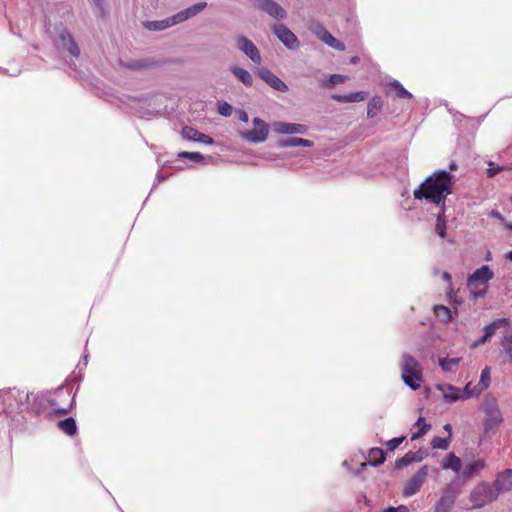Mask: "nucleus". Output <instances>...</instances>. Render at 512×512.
Listing matches in <instances>:
<instances>
[{
	"label": "nucleus",
	"instance_id": "obj_37",
	"mask_svg": "<svg viewBox=\"0 0 512 512\" xmlns=\"http://www.w3.org/2000/svg\"><path fill=\"white\" fill-rule=\"evenodd\" d=\"M501 345L507 354L510 361H512V331L508 330L503 334Z\"/></svg>",
	"mask_w": 512,
	"mask_h": 512
},
{
	"label": "nucleus",
	"instance_id": "obj_62",
	"mask_svg": "<svg viewBox=\"0 0 512 512\" xmlns=\"http://www.w3.org/2000/svg\"><path fill=\"white\" fill-rule=\"evenodd\" d=\"M508 227L512 230V223Z\"/></svg>",
	"mask_w": 512,
	"mask_h": 512
},
{
	"label": "nucleus",
	"instance_id": "obj_36",
	"mask_svg": "<svg viewBox=\"0 0 512 512\" xmlns=\"http://www.w3.org/2000/svg\"><path fill=\"white\" fill-rule=\"evenodd\" d=\"M434 312L437 317L441 318L446 322L451 321L453 319V314L455 313L444 305H436L434 307Z\"/></svg>",
	"mask_w": 512,
	"mask_h": 512
},
{
	"label": "nucleus",
	"instance_id": "obj_9",
	"mask_svg": "<svg viewBox=\"0 0 512 512\" xmlns=\"http://www.w3.org/2000/svg\"><path fill=\"white\" fill-rule=\"evenodd\" d=\"M491 483L499 496L512 491V469L499 471Z\"/></svg>",
	"mask_w": 512,
	"mask_h": 512
},
{
	"label": "nucleus",
	"instance_id": "obj_23",
	"mask_svg": "<svg viewBox=\"0 0 512 512\" xmlns=\"http://www.w3.org/2000/svg\"><path fill=\"white\" fill-rule=\"evenodd\" d=\"M367 93L364 91L352 92L349 94H334L332 99L340 103L361 102L365 100Z\"/></svg>",
	"mask_w": 512,
	"mask_h": 512
},
{
	"label": "nucleus",
	"instance_id": "obj_45",
	"mask_svg": "<svg viewBox=\"0 0 512 512\" xmlns=\"http://www.w3.org/2000/svg\"><path fill=\"white\" fill-rule=\"evenodd\" d=\"M405 440V436H400L396 438H392L386 443V447L389 451H394L396 448H398L403 441Z\"/></svg>",
	"mask_w": 512,
	"mask_h": 512
},
{
	"label": "nucleus",
	"instance_id": "obj_21",
	"mask_svg": "<svg viewBox=\"0 0 512 512\" xmlns=\"http://www.w3.org/2000/svg\"><path fill=\"white\" fill-rule=\"evenodd\" d=\"M494 273L487 265H483L480 268L476 269L468 279L482 283L486 286H489L488 283L491 279H493Z\"/></svg>",
	"mask_w": 512,
	"mask_h": 512
},
{
	"label": "nucleus",
	"instance_id": "obj_18",
	"mask_svg": "<svg viewBox=\"0 0 512 512\" xmlns=\"http://www.w3.org/2000/svg\"><path fill=\"white\" fill-rule=\"evenodd\" d=\"M259 76L263 79L270 87L279 91V92H287L288 86L284 81H282L278 76L272 73L270 70L262 69L259 72Z\"/></svg>",
	"mask_w": 512,
	"mask_h": 512
},
{
	"label": "nucleus",
	"instance_id": "obj_50",
	"mask_svg": "<svg viewBox=\"0 0 512 512\" xmlns=\"http://www.w3.org/2000/svg\"><path fill=\"white\" fill-rule=\"evenodd\" d=\"M238 118L242 122H248L249 121L248 114L245 111H240L239 115H238Z\"/></svg>",
	"mask_w": 512,
	"mask_h": 512
},
{
	"label": "nucleus",
	"instance_id": "obj_7",
	"mask_svg": "<svg viewBox=\"0 0 512 512\" xmlns=\"http://www.w3.org/2000/svg\"><path fill=\"white\" fill-rule=\"evenodd\" d=\"M430 467L428 465L421 466L404 484L402 488V495L404 497H411L417 494L429 475Z\"/></svg>",
	"mask_w": 512,
	"mask_h": 512
},
{
	"label": "nucleus",
	"instance_id": "obj_38",
	"mask_svg": "<svg viewBox=\"0 0 512 512\" xmlns=\"http://www.w3.org/2000/svg\"><path fill=\"white\" fill-rule=\"evenodd\" d=\"M389 86L395 90L396 97L400 99L412 98V94L408 90H406L398 80H393L392 82L389 83Z\"/></svg>",
	"mask_w": 512,
	"mask_h": 512
},
{
	"label": "nucleus",
	"instance_id": "obj_2",
	"mask_svg": "<svg viewBox=\"0 0 512 512\" xmlns=\"http://www.w3.org/2000/svg\"><path fill=\"white\" fill-rule=\"evenodd\" d=\"M38 402L49 414L65 415L72 408L74 397L68 389L59 388L53 393L39 396Z\"/></svg>",
	"mask_w": 512,
	"mask_h": 512
},
{
	"label": "nucleus",
	"instance_id": "obj_39",
	"mask_svg": "<svg viewBox=\"0 0 512 512\" xmlns=\"http://www.w3.org/2000/svg\"><path fill=\"white\" fill-rule=\"evenodd\" d=\"M446 221L444 216V209H442L441 213L437 216L435 232L440 238H445L446 236Z\"/></svg>",
	"mask_w": 512,
	"mask_h": 512
},
{
	"label": "nucleus",
	"instance_id": "obj_20",
	"mask_svg": "<svg viewBox=\"0 0 512 512\" xmlns=\"http://www.w3.org/2000/svg\"><path fill=\"white\" fill-rule=\"evenodd\" d=\"M425 455L424 452L421 450L418 451H409L407 452L403 457L399 458L395 462V467L397 469H401L404 467L409 466L412 463H418L421 462L424 459Z\"/></svg>",
	"mask_w": 512,
	"mask_h": 512
},
{
	"label": "nucleus",
	"instance_id": "obj_33",
	"mask_svg": "<svg viewBox=\"0 0 512 512\" xmlns=\"http://www.w3.org/2000/svg\"><path fill=\"white\" fill-rule=\"evenodd\" d=\"M481 394V389H478L476 385L472 386L471 382H468L463 389H460L461 400H467L472 397H477Z\"/></svg>",
	"mask_w": 512,
	"mask_h": 512
},
{
	"label": "nucleus",
	"instance_id": "obj_16",
	"mask_svg": "<svg viewBox=\"0 0 512 512\" xmlns=\"http://www.w3.org/2000/svg\"><path fill=\"white\" fill-rule=\"evenodd\" d=\"M256 5L267 12L271 17L275 19H284L286 17L285 10L273 0H255Z\"/></svg>",
	"mask_w": 512,
	"mask_h": 512
},
{
	"label": "nucleus",
	"instance_id": "obj_29",
	"mask_svg": "<svg viewBox=\"0 0 512 512\" xmlns=\"http://www.w3.org/2000/svg\"><path fill=\"white\" fill-rule=\"evenodd\" d=\"M280 147H295V146H304V147H312L313 142L307 139L291 137L288 139L281 140L279 142Z\"/></svg>",
	"mask_w": 512,
	"mask_h": 512
},
{
	"label": "nucleus",
	"instance_id": "obj_48",
	"mask_svg": "<svg viewBox=\"0 0 512 512\" xmlns=\"http://www.w3.org/2000/svg\"><path fill=\"white\" fill-rule=\"evenodd\" d=\"M489 339L482 335L481 337H479L478 339H476L475 341H473L470 345L471 348H477L483 344H485Z\"/></svg>",
	"mask_w": 512,
	"mask_h": 512
},
{
	"label": "nucleus",
	"instance_id": "obj_22",
	"mask_svg": "<svg viewBox=\"0 0 512 512\" xmlns=\"http://www.w3.org/2000/svg\"><path fill=\"white\" fill-rule=\"evenodd\" d=\"M486 468V462L484 459H477L468 462L462 471L464 478H471L478 475L482 470Z\"/></svg>",
	"mask_w": 512,
	"mask_h": 512
},
{
	"label": "nucleus",
	"instance_id": "obj_59",
	"mask_svg": "<svg viewBox=\"0 0 512 512\" xmlns=\"http://www.w3.org/2000/svg\"><path fill=\"white\" fill-rule=\"evenodd\" d=\"M444 429L447 430L448 432H451V425L450 424L444 425Z\"/></svg>",
	"mask_w": 512,
	"mask_h": 512
},
{
	"label": "nucleus",
	"instance_id": "obj_10",
	"mask_svg": "<svg viewBox=\"0 0 512 512\" xmlns=\"http://www.w3.org/2000/svg\"><path fill=\"white\" fill-rule=\"evenodd\" d=\"M238 49L243 52L253 63H261V55L255 44L245 36H238L236 38Z\"/></svg>",
	"mask_w": 512,
	"mask_h": 512
},
{
	"label": "nucleus",
	"instance_id": "obj_32",
	"mask_svg": "<svg viewBox=\"0 0 512 512\" xmlns=\"http://www.w3.org/2000/svg\"><path fill=\"white\" fill-rule=\"evenodd\" d=\"M368 461L371 466H378L385 461V452L381 448H371L368 454Z\"/></svg>",
	"mask_w": 512,
	"mask_h": 512
},
{
	"label": "nucleus",
	"instance_id": "obj_13",
	"mask_svg": "<svg viewBox=\"0 0 512 512\" xmlns=\"http://www.w3.org/2000/svg\"><path fill=\"white\" fill-rule=\"evenodd\" d=\"M272 129L276 134L281 135L306 134L308 131V127L304 124L282 121L274 122Z\"/></svg>",
	"mask_w": 512,
	"mask_h": 512
},
{
	"label": "nucleus",
	"instance_id": "obj_28",
	"mask_svg": "<svg viewBox=\"0 0 512 512\" xmlns=\"http://www.w3.org/2000/svg\"><path fill=\"white\" fill-rule=\"evenodd\" d=\"M96 17L105 19L109 15L105 0H89Z\"/></svg>",
	"mask_w": 512,
	"mask_h": 512
},
{
	"label": "nucleus",
	"instance_id": "obj_56",
	"mask_svg": "<svg viewBox=\"0 0 512 512\" xmlns=\"http://www.w3.org/2000/svg\"><path fill=\"white\" fill-rule=\"evenodd\" d=\"M359 61H360V58L358 56H353L350 59V63H352V64H357V63H359Z\"/></svg>",
	"mask_w": 512,
	"mask_h": 512
},
{
	"label": "nucleus",
	"instance_id": "obj_43",
	"mask_svg": "<svg viewBox=\"0 0 512 512\" xmlns=\"http://www.w3.org/2000/svg\"><path fill=\"white\" fill-rule=\"evenodd\" d=\"M178 157L181 159H188L195 162H201L205 159V157L199 152H180L178 153Z\"/></svg>",
	"mask_w": 512,
	"mask_h": 512
},
{
	"label": "nucleus",
	"instance_id": "obj_27",
	"mask_svg": "<svg viewBox=\"0 0 512 512\" xmlns=\"http://www.w3.org/2000/svg\"><path fill=\"white\" fill-rule=\"evenodd\" d=\"M462 468L461 459L453 453L447 455L445 461L442 464V469L452 470L458 473Z\"/></svg>",
	"mask_w": 512,
	"mask_h": 512
},
{
	"label": "nucleus",
	"instance_id": "obj_55",
	"mask_svg": "<svg viewBox=\"0 0 512 512\" xmlns=\"http://www.w3.org/2000/svg\"><path fill=\"white\" fill-rule=\"evenodd\" d=\"M457 168H458V165L455 161L450 162V164H449L450 171H455V170H457Z\"/></svg>",
	"mask_w": 512,
	"mask_h": 512
},
{
	"label": "nucleus",
	"instance_id": "obj_17",
	"mask_svg": "<svg viewBox=\"0 0 512 512\" xmlns=\"http://www.w3.org/2000/svg\"><path fill=\"white\" fill-rule=\"evenodd\" d=\"M181 135L185 140L203 143L205 145H212L214 143V140L211 137L189 126L182 129Z\"/></svg>",
	"mask_w": 512,
	"mask_h": 512
},
{
	"label": "nucleus",
	"instance_id": "obj_61",
	"mask_svg": "<svg viewBox=\"0 0 512 512\" xmlns=\"http://www.w3.org/2000/svg\"><path fill=\"white\" fill-rule=\"evenodd\" d=\"M4 411H5L6 413H10V412H11V410H9V408H5V409H4Z\"/></svg>",
	"mask_w": 512,
	"mask_h": 512
},
{
	"label": "nucleus",
	"instance_id": "obj_14",
	"mask_svg": "<svg viewBox=\"0 0 512 512\" xmlns=\"http://www.w3.org/2000/svg\"><path fill=\"white\" fill-rule=\"evenodd\" d=\"M57 46L60 49L67 50L73 57L80 55V49L74 41L72 35L66 29L62 30L58 35Z\"/></svg>",
	"mask_w": 512,
	"mask_h": 512
},
{
	"label": "nucleus",
	"instance_id": "obj_12",
	"mask_svg": "<svg viewBox=\"0 0 512 512\" xmlns=\"http://www.w3.org/2000/svg\"><path fill=\"white\" fill-rule=\"evenodd\" d=\"M457 493L450 487H446L434 505V512H450L455 504Z\"/></svg>",
	"mask_w": 512,
	"mask_h": 512
},
{
	"label": "nucleus",
	"instance_id": "obj_24",
	"mask_svg": "<svg viewBox=\"0 0 512 512\" xmlns=\"http://www.w3.org/2000/svg\"><path fill=\"white\" fill-rule=\"evenodd\" d=\"M146 105H149L148 99H132L130 103L131 108L135 109L139 117L149 119L150 117L156 115L157 111L143 110Z\"/></svg>",
	"mask_w": 512,
	"mask_h": 512
},
{
	"label": "nucleus",
	"instance_id": "obj_49",
	"mask_svg": "<svg viewBox=\"0 0 512 512\" xmlns=\"http://www.w3.org/2000/svg\"><path fill=\"white\" fill-rule=\"evenodd\" d=\"M125 66L130 69H140V68H143L145 66V64L143 62H131V63L125 64Z\"/></svg>",
	"mask_w": 512,
	"mask_h": 512
},
{
	"label": "nucleus",
	"instance_id": "obj_31",
	"mask_svg": "<svg viewBox=\"0 0 512 512\" xmlns=\"http://www.w3.org/2000/svg\"><path fill=\"white\" fill-rule=\"evenodd\" d=\"M232 73L235 75V77L241 81L246 86H251L253 79L252 75L244 68L234 66L231 68Z\"/></svg>",
	"mask_w": 512,
	"mask_h": 512
},
{
	"label": "nucleus",
	"instance_id": "obj_34",
	"mask_svg": "<svg viewBox=\"0 0 512 512\" xmlns=\"http://www.w3.org/2000/svg\"><path fill=\"white\" fill-rule=\"evenodd\" d=\"M383 102L380 97L375 96L369 102L367 106V116L373 118L381 110Z\"/></svg>",
	"mask_w": 512,
	"mask_h": 512
},
{
	"label": "nucleus",
	"instance_id": "obj_57",
	"mask_svg": "<svg viewBox=\"0 0 512 512\" xmlns=\"http://www.w3.org/2000/svg\"><path fill=\"white\" fill-rule=\"evenodd\" d=\"M381 512H397L395 507H388L384 510H382Z\"/></svg>",
	"mask_w": 512,
	"mask_h": 512
},
{
	"label": "nucleus",
	"instance_id": "obj_46",
	"mask_svg": "<svg viewBox=\"0 0 512 512\" xmlns=\"http://www.w3.org/2000/svg\"><path fill=\"white\" fill-rule=\"evenodd\" d=\"M503 170V166L497 165L494 162H489L486 172L488 177H494Z\"/></svg>",
	"mask_w": 512,
	"mask_h": 512
},
{
	"label": "nucleus",
	"instance_id": "obj_8",
	"mask_svg": "<svg viewBox=\"0 0 512 512\" xmlns=\"http://www.w3.org/2000/svg\"><path fill=\"white\" fill-rule=\"evenodd\" d=\"M254 129L242 134V137L250 143H262L268 136V125L262 119L256 117L253 119Z\"/></svg>",
	"mask_w": 512,
	"mask_h": 512
},
{
	"label": "nucleus",
	"instance_id": "obj_1",
	"mask_svg": "<svg viewBox=\"0 0 512 512\" xmlns=\"http://www.w3.org/2000/svg\"><path fill=\"white\" fill-rule=\"evenodd\" d=\"M455 183L454 176L446 170H436L414 190L415 199H426L436 205H444L448 195L452 193Z\"/></svg>",
	"mask_w": 512,
	"mask_h": 512
},
{
	"label": "nucleus",
	"instance_id": "obj_54",
	"mask_svg": "<svg viewBox=\"0 0 512 512\" xmlns=\"http://www.w3.org/2000/svg\"><path fill=\"white\" fill-rule=\"evenodd\" d=\"M5 397H6V398H5V400H6V401H10L12 398H14V397H15V396H14V392H12V391H8V392H6V393H5Z\"/></svg>",
	"mask_w": 512,
	"mask_h": 512
},
{
	"label": "nucleus",
	"instance_id": "obj_60",
	"mask_svg": "<svg viewBox=\"0 0 512 512\" xmlns=\"http://www.w3.org/2000/svg\"><path fill=\"white\" fill-rule=\"evenodd\" d=\"M157 179L158 181H163L165 179V177L161 176L160 174L157 175Z\"/></svg>",
	"mask_w": 512,
	"mask_h": 512
},
{
	"label": "nucleus",
	"instance_id": "obj_44",
	"mask_svg": "<svg viewBox=\"0 0 512 512\" xmlns=\"http://www.w3.org/2000/svg\"><path fill=\"white\" fill-rule=\"evenodd\" d=\"M348 79L347 76L341 74H332L328 81L324 83V86L334 87L337 84L343 83Z\"/></svg>",
	"mask_w": 512,
	"mask_h": 512
},
{
	"label": "nucleus",
	"instance_id": "obj_42",
	"mask_svg": "<svg viewBox=\"0 0 512 512\" xmlns=\"http://www.w3.org/2000/svg\"><path fill=\"white\" fill-rule=\"evenodd\" d=\"M450 445V438L434 437L431 441V446L434 449L446 450Z\"/></svg>",
	"mask_w": 512,
	"mask_h": 512
},
{
	"label": "nucleus",
	"instance_id": "obj_35",
	"mask_svg": "<svg viewBox=\"0 0 512 512\" xmlns=\"http://www.w3.org/2000/svg\"><path fill=\"white\" fill-rule=\"evenodd\" d=\"M491 383V370L490 367L486 366L481 371L479 383L476 385L478 389H481V393L488 389Z\"/></svg>",
	"mask_w": 512,
	"mask_h": 512
},
{
	"label": "nucleus",
	"instance_id": "obj_26",
	"mask_svg": "<svg viewBox=\"0 0 512 512\" xmlns=\"http://www.w3.org/2000/svg\"><path fill=\"white\" fill-rule=\"evenodd\" d=\"M509 324L508 318H499L484 327V336L490 339L496 332L497 329L505 327Z\"/></svg>",
	"mask_w": 512,
	"mask_h": 512
},
{
	"label": "nucleus",
	"instance_id": "obj_25",
	"mask_svg": "<svg viewBox=\"0 0 512 512\" xmlns=\"http://www.w3.org/2000/svg\"><path fill=\"white\" fill-rule=\"evenodd\" d=\"M467 287L470 294L475 299L483 298L488 291V286L479 282L472 281L470 279L467 280Z\"/></svg>",
	"mask_w": 512,
	"mask_h": 512
},
{
	"label": "nucleus",
	"instance_id": "obj_40",
	"mask_svg": "<svg viewBox=\"0 0 512 512\" xmlns=\"http://www.w3.org/2000/svg\"><path fill=\"white\" fill-rule=\"evenodd\" d=\"M416 426L419 427V430L416 433H413L411 440H416L424 436L431 428L430 424L425 423L423 417H419L415 423Z\"/></svg>",
	"mask_w": 512,
	"mask_h": 512
},
{
	"label": "nucleus",
	"instance_id": "obj_11",
	"mask_svg": "<svg viewBox=\"0 0 512 512\" xmlns=\"http://www.w3.org/2000/svg\"><path fill=\"white\" fill-rule=\"evenodd\" d=\"M273 32L277 38L288 48L296 49L299 46V41L296 35L285 25L276 24L273 27Z\"/></svg>",
	"mask_w": 512,
	"mask_h": 512
},
{
	"label": "nucleus",
	"instance_id": "obj_5",
	"mask_svg": "<svg viewBox=\"0 0 512 512\" xmlns=\"http://www.w3.org/2000/svg\"><path fill=\"white\" fill-rule=\"evenodd\" d=\"M401 378L412 390H418L423 382L422 367L411 355L404 353L401 361Z\"/></svg>",
	"mask_w": 512,
	"mask_h": 512
},
{
	"label": "nucleus",
	"instance_id": "obj_6",
	"mask_svg": "<svg viewBox=\"0 0 512 512\" xmlns=\"http://www.w3.org/2000/svg\"><path fill=\"white\" fill-rule=\"evenodd\" d=\"M470 502L473 509H480L495 502L499 495L491 482L481 481L470 492Z\"/></svg>",
	"mask_w": 512,
	"mask_h": 512
},
{
	"label": "nucleus",
	"instance_id": "obj_3",
	"mask_svg": "<svg viewBox=\"0 0 512 512\" xmlns=\"http://www.w3.org/2000/svg\"><path fill=\"white\" fill-rule=\"evenodd\" d=\"M206 6V2H198L163 20L145 21L143 26L149 31H162L193 18L202 12Z\"/></svg>",
	"mask_w": 512,
	"mask_h": 512
},
{
	"label": "nucleus",
	"instance_id": "obj_15",
	"mask_svg": "<svg viewBox=\"0 0 512 512\" xmlns=\"http://www.w3.org/2000/svg\"><path fill=\"white\" fill-rule=\"evenodd\" d=\"M313 32L326 45H328L338 51L345 50V45L341 41L337 40L328 30H326L321 25H317L313 29Z\"/></svg>",
	"mask_w": 512,
	"mask_h": 512
},
{
	"label": "nucleus",
	"instance_id": "obj_58",
	"mask_svg": "<svg viewBox=\"0 0 512 512\" xmlns=\"http://www.w3.org/2000/svg\"><path fill=\"white\" fill-rule=\"evenodd\" d=\"M505 258L512 261V250L511 251H508L506 254H505Z\"/></svg>",
	"mask_w": 512,
	"mask_h": 512
},
{
	"label": "nucleus",
	"instance_id": "obj_4",
	"mask_svg": "<svg viewBox=\"0 0 512 512\" xmlns=\"http://www.w3.org/2000/svg\"><path fill=\"white\" fill-rule=\"evenodd\" d=\"M481 410L485 414L483 419L484 432L486 434L495 433L504 422L497 398L492 395H486L481 404Z\"/></svg>",
	"mask_w": 512,
	"mask_h": 512
},
{
	"label": "nucleus",
	"instance_id": "obj_19",
	"mask_svg": "<svg viewBox=\"0 0 512 512\" xmlns=\"http://www.w3.org/2000/svg\"><path fill=\"white\" fill-rule=\"evenodd\" d=\"M436 389L441 392L442 397L445 402L453 403L461 400L460 396V388L453 386L451 384L443 383L437 384Z\"/></svg>",
	"mask_w": 512,
	"mask_h": 512
},
{
	"label": "nucleus",
	"instance_id": "obj_52",
	"mask_svg": "<svg viewBox=\"0 0 512 512\" xmlns=\"http://www.w3.org/2000/svg\"><path fill=\"white\" fill-rule=\"evenodd\" d=\"M395 509L397 512H408V508L405 505H399Z\"/></svg>",
	"mask_w": 512,
	"mask_h": 512
},
{
	"label": "nucleus",
	"instance_id": "obj_47",
	"mask_svg": "<svg viewBox=\"0 0 512 512\" xmlns=\"http://www.w3.org/2000/svg\"><path fill=\"white\" fill-rule=\"evenodd\" d=\"M218 112L222 116L229 117L232 114V106L227 102H223L218 106Z\"/></svg>",
	"mask_w": 512,
	"mask_h": 512
},
{
	"label": "nucleus",
	"instance_id": "obj_51",
	"mask_svg": "<svg viewBox=\"0 0 512 512\" xmlns=\"http://www.w3.org/2000/svg\"><path fill=\"white\" fill-rule=\"evenodd\" d=\"M491 216L500 220V221H504V217L501 215V213L499 211H496V210H493L491 212Z\"/></svg>",
	"mask_w": 512,
	"mask_h": 512
},
{
	"label": "nucleus",
	"instance_id": "obj_41",
	"mask_svg": "<svg viewBox=\"0 0 512 512\" xmlns=\"http://www.w3.org/2000/svg\"><path fill=\"white\" fill-rule=\"evenodd\" d=\"M461 361V358H441L439 359V366L443 371H451L453 366H456Z\"/></svg>",
	"mask_w": 512,
	"mask_h": 512
},
{
	"label": "nucleus",
	"instance_id": "obj_53",
	"mask_svg": "<svg viewBox=\"0 0 512 512\" xmlns=\"http://www.w3.org/2000/svg\"><path fill=\"white\" fill-rule=\"evenodd\" d=\"M442 277L446 282L451 283V275L448 272H443Z\"/></svg>",
	"mask_w": 512,
	"mask_h": 512
},
{
	"label": "nucleus",
	"instance_id": "obj_30",
	"mask_svg": "<svg viewBox=\"0 0 512 512\" xmlns=\"http://www.w3.org/2000/svg\"><path fill=\"white\" fill-rule=\"evenodd\" d=\"M58 428L69 436H73L77 432L76 421L72 417H68L58 422Z\"/></svg>",
	"mask_w": 512,
	"mask_h": 512
}]
</instances>
